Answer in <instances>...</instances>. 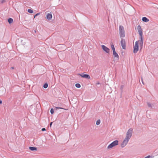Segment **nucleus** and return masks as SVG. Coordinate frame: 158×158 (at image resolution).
Segmentation results:
<instances>
[{
	"label": "nucleus",
	"mask_w": 158,
	"mask_h": 158,
	"mask_svg": "<svg viewBox=\"0 0 158 158\" xmlns=\"http://www.w3.org/2000/svg\"><path fill=\"white\" fill-rule=\"evenodd\" d=\"M132 131L133 129L131 128L129 129L128 130L126 136L121 144L122 147H124L127 144L129 139L132 136Z\"/></svg>",
	"instance_id": "1"
},
{
	"label": "nucleus",
	"mask_w": 158,
	"mask_h": 158,
	"mask_svg": "<svg viewBox=\"0 0 158 158\" xmlns=\"http://www.w3.org/2000/svg\"><path fill=\"white\" fill-rule=\"evenodd\" d=\"M143 44V40H140L136 41L135 43V45L134 47V53H136L138 50V44L141 47V48H142Z\"/></svg>",
	"instance_id": "2"
},
{
	"label": "nucleus",
	"mask_w": 158,
	"mask_h": 158,
	"mask_svg": "<svg viewBox=\"0 0 158 158\" xmlns=\"http://www.w3.org/2000/svg\"><path fill=\"white\" fill-rule=\"evenodd\" d=\"M119 35L120 38H122L125 36V31L123 26H120L119 27Z\"/></svg>",
	"instance_id": "3"
},
{
	"label": "nucleus",
	"mask_w": 158,
	"mask_h": 158,
	"mask_svg": "<svg viewBox=\"0 0 158 158\" xmlns=\"http://www.w3.org/2000/svg\"><path fill=\"white\" fill-rule=\"evenodd\" d=\"M137 29L140 36V39L143 40V31L140 26L139 25L138 26Z\"/></svg>",
	"instance_id": "4"
},
{
	"label": "nucleus",
	"mask_w": 158,
	"mask_h": 158,
	"mask_svg": "<svg viewBox=\"0 0 158 158\" xmlns=\"http://www.w3.org/2000/svg\"><path fill=\"white\" fill-rule=\"evenodd\" d=\"M118 140H115L109 145L108 147L107 148L108 149H110L112 147L118 145Z\"/></svg>",
	"instance_id": "5"
},
{
	"label": "nucleus",
	"mask_w": 158,
	"mask_h": 158,
	"mask_svg": "<svg viewBox=\"0 0 158 158\" xmlns=\"http://www.w3.org/2000/svg\"><path fill=\"white\" fill-rule=\"evenodd\" d=\"M121 45L123 49H125L126 47V41L125 39L122 38L120 41Z\"/></svg>",
	"instance_id": "6"
},
{
	"label": "nucleus",
	"mask_w": 158,
	"mask_h": 158,
	"mask_svg": "<svg viewBox=\"0 0 158 158\" xmlns=\"http://www.w3.org/2000/svg\"><path fill=\"white\" fill-rule=\"evenodd\" d=\"M102 47L103 50L106 52L109 53L110 52V49L109 48L106 47L104 45H102Z\"/></svg>",
	"instance_id": "7"
},
{
	"label": "nucleus",
	"mask_w": 158,
	"mask_h": 158,
	"mask_svg": "<svg viewBox=\"0 0 158 158\" xmlns=\"http://www.w3.org/2000/svg\"><path fill=\"white\" fill-rule=\"evenodd\" d=\"M79 75L82 77L85 78L89 79L90 78V77L88 74H79Z\"/></svg>",
	"instance_id": "8"
},
{
	"label": "nucleus",
	"mask_w": 158,
	"mask_h": 158,
	"mask_svg": "<svg viewBox=\"0 0 158 158\" xmlns=\"http://www.w3.org/2000/svg\"><path fill=\"white\" fill-rule=\"evenodd\" d=\"M113 55L114 56L118 59L119 58V56L118 54L115 51L113 52Z\"/></svg>",
	"instance_id": "9"
},
{
	"label": "nucleus",
	"mask_w": 158,
	"mask_h": 158,
	"mask_svg": "<svg viewBox=\"0 0 158 158\" xmlns=\"http://www.w3.org/2000/svg\"><path fill=\"white\" fill-rule=\"evenodd\" d=\"M52 17V15L51 14H48L47 15L46 18L48 20H50Z\"/></svg>",
	"instance_id": "10"
},
{
	"label": "nucleus",
	"mask_w": 158,
	"mask_h": 158,
	"mask_svg": "<svg viewBox=\"0 0 158 158\" xmlns=\"http://www.w3.org/2000/svg\"><path fill=\"white\" fill-rule=\"evenodd\" d=\"M142 20L143 22H147L149 21V19L145 17H143L142 19Z\"/></svg>",
	"instance_id": "11"
},
{
	"label": "nucleus",
	"mask_w": 158,
	"mask_h": 158,
	"mask_svg": "<svg viewBox=\"0 0 158 158\" xmlns=\"http://www.w3.org/2000/svg\"><path fill=\"white\" fill-rule=\"evenodd\" d=\"M29 148L32 151L37 150V148L36 147H29Z\"/></svg>",
	"instance_id": "12"
},
{
	"label": "nucleus",
	"mask_w": 158,
	"mask_h": 158,
	"mask_svg": "<svg viewBox=\"0 0 158 158\" xmlns=\"http://www.w3.org/2000/svg\"><path fill=\"white\" fill-rule=\"evenodd\" d=\"M13 21V19L11 18H10L8 19V22L9 23H12Z\"/></svg>",
	"instance_id": "13"
},
{
	"label": "nucleus",
	"mask_w": 158,
	"mask_h": 158,
	"mask_svg": "<svg viewBox=\"0 0 158 158\" xmlns=\"http://www.w3.org/2000/svg\"><path fill=\"white\" fill-rule=\"evenodd\" d=\"M111 48L113 50V52L115 51V48H114V45L113 44H111Z\"/></svg>",
	"instance_id": "14"
},
{
	"label": "nucleus",
	"mask_w": 158,
	"mask_h": 158,
	"mask_svg": "<svg viewBox=\"0 0 158 158\" xmlns=\"http://www.w3.org/2000/svg\"><path fill=\"white\" fill-rule=\"evenodd\" d=\"M75 86L76 87L79 88L80 87L81 85L77 83L75 84Z\"/></svg>",
	"instance_id": "15"
},
{
	"label": "nucleus",
	"mask_w": 158,
	"mask_h": 158,
	"mask_svg": "<svg viewBox=\"0 0 158 158\" xmlns=\"http://www.w3.org/2000/svg\"><path fill=\"white\" fill-rule=\"evenodd\" d=\"M28 12L30 13H32L33 12V10L31 9H28Z\"/></svg>",
	"instance_id": "16"
},
{
	"label": "nucleus",
	"mask_w": 158,
	"mask_h": 158,
	"mask_svg": "<svg viewBox=\"0 0 158 158\" xmlns=\"http://www.w3.org/2000/svg\"><path fill=\"white\" fill-rule=\"evenodd\" d=\"M48 86V85L47 83H46L44 85V88H46Z\"/></svg>",
	"instance_id": "17"
},
{
	"label": "nucleus",
	"mask_w": 158,
	"mask_h": 158,
	"mask_svg": "<svg viewBox=\"0 0 158 158\" xmlns=\"http://www.w3.org/2000/svg\"><path fill=\"white\" fill-rule=\"evenodd\" d=\"M100 120H98L96 122V124L97 125H99L100 124Z\"/></svg>",
	"instance_id": "18"
},
{
	"label": "nucleus",
	"mask_w": 158,
	"mask_h": 158,
	"mask_svg": "<svg viewBox=\"0 0 158 158\" xmlns=\"http://www.w3.org/2000/svg\"><path fill=\"white\" fill-rule=\"evenodd\" d=\"M50 112H51V113L52 114H53L54 113V110H53V109L52 108V109H51V110H50Z\"/></svg>",
	"instance_id": "19"
},
{
	"label": "nucleus",
	"mask_w": 158,
	"mask_h": 158,
	"mask_svg": "<svg viewBox=\"0 0 158 158\" xmlns=\"http://www.w3.org/2000/svg\"><path fill=\"white\" fill-rule=\"evenodd\" d=\"M40 13H37L36 15H35L34 16V18H35V17L36 16H37L38 15H40Z\"/></svg>",
	"instance_id": "20"
},
{
	"label": "nucleus",
	"mask_w": 158,
	"mask_h": 158,
	"mask_svg": "<svg viewBox=\"0 0 158 158\" xmlns=\"http://www.w3.org/2000/svg\"><path fill=\"white\" fill-rule=\"evenodd\" d=\"M144 158H152L151 156H148L147 157H145Z\"/></svg>",
	"instance_id": "21"
},
{
	"label": "nucleus",
	"mask_w": 158,
	"mask_h": 158,
	"mask_svg": "<svg viewBox=\"0 0 158 158\" xmlns=\"http://www.w3.org/2000/svg\"><path fill=\"white\" fill-rule=\"evenodd\" d=\"M56 108L57 109H64L63 108L61 107H56Z\"/></svg>",
	"instance_id": "22"
},
{
	"label": "nucleus",
	"mask_w": 158,
	"mask_h": 158,
	"mask_svg": "<svg viewBox=\"0 0 158 158\" xmlns=\"http://www.w3.org/2000/svg\"><path fill=\"white\" fill-rule=\"evenodd\" d=\"M46 129L45 128H43L42 129V131H45Z\"/></svg>",
	"instance_id": "23"
},
{
	"label": "nucleus",
	"mask_w": 158,
	"mask_h": 158,
	"mask_svg": "<svg viewBox=\"0 0 158 158\" xmlns=\"http://www.w3.org/2000/svg\"><path fill=\"white\" fill-rule=\"evenodd\" d=\"M148 104L149 106V107L151 106V105L150 103H148Z\"/></svg>",
	"instance_id": "24"
},
{
	"label": "nucleus",
	"mask_w": 158,
	"mask_h": 158,
	"mask_svg": "<svg viewBox=\"0 0 158 158\" xmlns=\"http://www.w3.org/2000/svg\"><path fill=\"white\" fill-rule=\"evenodd\" d=\"M52 123V122H51L50 123V126L51 127Z\"/></svg>",
	"instance_id": "25"
},
{
	"label": "nucleus",
	"mask_w": 158,
	"mask_h": 158,
	"mask_svg": "<svg viewBox=\"0 0 158 158\" xmlns=\"http://www.w3.org/2000/svg\"><path fill=\"white\" fill-rule=\"evenodd\" d=\"M2 100H0V104H2Z\"/></svg>",
	"instance_id": "26"
}]
</instances>
